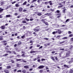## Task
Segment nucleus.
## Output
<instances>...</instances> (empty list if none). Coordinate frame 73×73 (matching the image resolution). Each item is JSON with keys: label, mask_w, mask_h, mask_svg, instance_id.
Masks as SVG:
<instances>
[{"label": "nucleus", "mask_w": 73, "mask_h": 73, "mask_svg": "<svg viewBox=\"0 0 73 73\" xmlns=\"http://www.w3.org/2000/svg\"><path fill=\"white\" fill-rule=\"evenodd\" d=\"M40 30L39 27H36L34 29V31L35 32H38Z\"/></svg>", "instance_id": "nucleus-1"}, {"label": "nucleus", "mask_w": 73, "mask_h": 73, "mask_svg": "<svg viewBox=\"0 0 73 73\" xmlns=\"http://www.w3.org/2000/svg\"><path fill=\"white\" fill-rule=\"evenodd\" d=\"M44 68V66L41 65L40 66L38 67V69H42V68Z\"/></svg>", "instance_id": "nucleus-2"}, {"label": "nucleus", "mask_w": 73, "mask_h": 73, "mask_svg": "<svg viewBox=\"0 0 73 73\" xmlns=\"http://www.w3.org/2000/svg\"><path fill=\"white\" fill-rule=\"evenodd\" d=\"M58 34H61V31L60 29H58Z\"/></svg>", "instance_id": "nucleus-3"}, {"label": "nucleus", "mask_w": 73, "mask_h": 73, "mask_svg": "<svg viewBox=\"0 0 73 73\" xmlns=\"http://www.w3.org/2000/svg\"><path fill=\"white\" fill-rule=\"evenodd\" d=\"M73 58H72L71 61L68 62V63L69 64H71V63H72L73 62Z\"/></svg>", "instance_id": "nucleus-4"}, {"label": "nucleus", "mask_w": 73, "mask_h": 73, "mask_svg": "<svg viewBox=\"0 0 73 73\" xmlns=\"http://www.w3.org/2000/svg\"><path fill=\"white\" fill-rule=\"evenodd\" d=\"M22 72H23V73H25L26 72H27V71L25 69L23 70H22Z\"/></svg>", "instance_id": "nucleus-5"}, {"label": "nucleus", "mask_w": 73, "mask_h": 73, "mask_svg": "<svg viewBox=\"0 0 73 73\" xmlns=\"http://www.w3.org/2000/svg\"><path fill=\"white\" fill-rule=\"evenodd\" d=\"M44 15H45V16H51V15H50V14H49V13H47L46 14H44Z\"/></svg>", "instance_id": "nucleus-6"}, {"label": "nucleus", "mask_w": 73, "mask_h": 73, "mask_svg": "<svg viewBox=\"0 0 73 73\" xmlns=\"http://www.w3.org/2000/svg\"><path fill=\"white\" fill-rule=\"evenodd\" d=\"M6 17H11V15H7L6 16Z\"/></svg>", "instance_id": "nucleus-7"}, {"label": "nucleus", "mask_w": 73, "mask_h": 73, "mask_svg": "<svg viewBox=\"0 0 73 73\" xmlns=\"http://www.w3.org/2000/svg\"><path fill=\"white\" fill-rule=\"evenodd\" d=\"M69 20H70V19H68L66 20L65 21V23H67V22H68V21H69Z\"/></svg>", "instance_id": "nucleus-8"}, {"label": "nucleus", "mask_w": 73, "mask_h": 73, "mask_svg": "<svg viewBox=\"0 0 73 73\" xmlns=\"http://www.w3.org/2000/svg\"><path fill=\"white\" fill-rule=\"evenodd\" d=\"M69 54L70 53H69V52L67 53L66 54V57H68L69 56Z\"/></svg>", "instance_id": "nucleus-9"}, {"label": "nucleus", "mask_w": 73, "mask_h": 73, "mask_svg": "<svg viewBox=\"0 0 73 73\" xmlns=\"http://www.w3.org/2000/svg\"><path fill=\"white\" fill-rule=\"evenodd\" d=\"M1 29H5V26H2L1 27Z\"/></svg>", "instance_id": "nucleus-10"}, {"label": "nucleus", "mask_w": 73, "mask_h": 73, "mask_svg": "<svg viewBox=\"0 0 73 73\" xmlns=\"http://www.w3.org/2000/svg\"><path fill=\"white\" fill-rule=\"evenodd\" d=\"M22 10H23V8H19V12H21V11H22Z\"/></svg>", "instance_id": "nucleus-11"}, {"label": "nucleus", "mask_w": 73, "mask_h": 73, "mask_svg": "<svg viewBox=\"0 0 73 73\" xmlns=\"http://www.w3.org/2000/svg\"><path fill=\"white\" fill-rule=\"evenodd\" d=\"M25 68H29V66H24Z\"/></svg>", "instance_id": "nucleus-12"}, {"label": "nucleus", "mask_w": 73, "mask_h": 73, "mask_svg": "<svg viewBox=\"0 0 73 73\" xmlns=\"http://www.w3.org/2000/svg\"><path fill=\"white\" fill-rule=\"evenodd\" d=\"M7 69H11V66H8L7 67Z\"/></svg>", "instance_id": "nucleus-13"}, {"label": "nucleus", "mask_w": 73, "mask_h": 73, "mask_svg": "<svg viewBox=\"0 0 73 73\" xmlns=\"http://www.w3.org/2000/svg\"><path fill=\"white\" fill-rule=\"evenodd\" d=\"M37 1V0H33L31 2V3H35V2H36Z\"/></svg>", "instance_id": "nucleus-14"}, {"label": "nucleus", "mask_w": 73, "mask_h": 73, "mask_svg": "<svg viewBox=\"0 0 73 73\" xmlns=\"http://www.w3.org/2000/svg\"><path fill=\"white\" fill-rule=\"evenodd\" d=\"M65 42V41H64L61 42H60V44H63V43H64Z\"/></svg>", "instance_id": "nucleus-15"}, {"label": "nucleus", "mask_w": 73, "mask_h": 73, "mask_svg": "<svg viewBox=\"0 0 73 73\" xmlns=\"http://www.w3.org/2000/svg\"><path fill=\"white\" fill-rule=\"evenodd\" d=\"M36 51H31L30 52V53H36Z\"/></svg>", "instance_id": "nucleus-16"}, {"label": "nucleus", "mask_w": 73, "mask_h": 73, "mask_svg": "<svg viewBox=\"0 0 73 73\" xmlns=\"http://www.w3.org/2000/svg\"><path fill=\"white\" fill-rule=\"evenodd\" d=\"M7 53H11V51L9 50H7L6 51Z\"/></svg>", "instance_id": "nucleus-17"}, {"label": "nucleus", "mask_w": 73, "mask_h": 73, "mask_svg": "<svg viewBox=\"0 0 73 73\" xmlns=\"http://www.w3.org/2000/svg\"><path fill=\"white\" fill-rule=\"evenodd\" d=\"M64 67H66L67 68H69V67L68 66L66 65H64Z\"/></svg>", "instance_id": "nucleus-18"}, {"label": "nucleus", "mask_w": 73, "mask_h": 73, "mask_svg": "<svg viewBox=\"0 0 73 73\" xmlns=\"http://www.w3.org/2000/svg\"><path fill=\"white\" fill-rule=\"evenodd\" d=\"M48 3H49L50 5H52V1H49V2H48Z\"/></svg>", "instance_id": "nucleus-19"}, {"label": "nucleus", "mask_w": 73, "mask_h": 73, "mask_svg": "<svg viewBox=\"0 0 73 73\" xmlns=\"http://www.w3.org/2000/svg\"><path fill=\"white\" fill-rule=\"evenodd\" d=\"M15 6L16 7H19V5H18V4L17 3L15 4Z\"/></svg>", "instance_id": "nucleus-20"}, {"label": "nucleus", "mask_w": 73, "mask_h": 73, "mask_svg": "<svg viewBox=\"0 0 73 73\" xmlns=\"http://www.w3.org/2000/svg\"><path fill=\"white\" fill-rule=\"evenodd\" d=\"M42 15V14H41V13H39L38 14V16H41Z\"/></svg>", "instance_id": "nucleus-21"}, {"label": "nucleus", "mask_w": 73, "mask_h": 73, "mask_svg": "<svg viewBox=\"0 0 73 73\" xmlns=\"http://www.w3.org/2000/svg\"><path fill=\"white\" fill-rule=\"evenodd\" d=\"M68 38L67 37H64L62 38V39H63V40L65 39H67Z\"/></svg>", "instance_id": "nucleus-22"}, {"label": "nucleus", "mask_w": 73, "mask_h": 73, "mask_svg": "<svg viewBox=\"0 0 73 73\" xmlns=\"http://www.w3.org/2000/svg\"><path fill=\"white\" fill-rule=\"evenodd\" d=\"M21 59H16V61H21Z\"/></svg>", "instance_id": "nucleus-23"}, {"label": "nucleus", "mask_w": 73, "mask_h": 73, "mask_svg": "<svg viewBox=\"0 0 73 73\" xmlns=\"http://www.w3.org/2000/svg\"><path fill=\"white\" fill-rule=\"evenodd\" d=\"M41 21H42V22H43L44 23H45V19H42L41 20Z\"/></svg>", "instance_id": "nucleus-24"}, {"label": "nucleus", "mask_w": 73, "mask_h": 73, "mask_svg": "<svg viewBox=\"0 0 73 73\" xmlns=\"http://www.w3.org/2000/svg\"><path fill=\"white\" fill-rule=\"evenodd\" d=\"M27 4V1L25 2L23 4V5H26Z\"/></svg>", "instance_id": "nucleus-25"}, {"label": "nucleus", "mask_w": 73, "mask_h": 73, "mask_svg": "<svg viewBox=\"0 0 73 73\" xmlns=\"http://www.w3.org/2000/svg\"><path fill=\"white\" fill-rule=\"evenodd\" d=\"M57 15H59V16H58L57 17L58 18H59V17H60V16H61V15H60V14H57Z\"/></svg>", "instance_id": "nucleus-26"}, {"label": "nucleus", "mask_w": 73, "mask_h": 73, "mask_svg": "<svg viewBox=\"0 0 73 73\" xmlns=\"http://www.w3.org/2000/svg\"><path fill=\"white\" fill-rule=\"evenodd\" d=\"M8 54H5L3 55V56H8Z\"/></svg>", "instance_id": "nucleus-27"}, {"label": "nucleus", "mask_w": 73, "mask_h": 73, "mask_svg": "<svg viewBox=\"0 0 73 73\" xmlns=\"http://www.w3.org/2000/svg\"><path fill=\"white\" fill-rule=\"evenodd\" d=\"M68 34H72V32H71V31H68Z\"/></svg>", "instance_id": "nucleus-28"}, {"label": "nucleus", "mask_w": 73, "mask_h": 73, "mask_svg": "<svg viewBox=\"0 0 73 73\" xmlns=\"http://www.w3.org/2000/svg\"><path fill=\"white\" fill-rule=\"evenodd\" d=\"M73 35L71 34V35H69V37H73Z\"/></svg>", "instance_id": "nucleus-29"}, {"label": "nucleus", "mask_w": 73, "mask_h": 73, "mask_svg": "<svg viewBox=\"0 0 73 73\" xmlns=\"http://www.w3.org/2000/svg\"><path fill=\"white\" fill-rule=\"evenodd\" d=\"M44 23L46 25H48V23H46V22H45Z\"/></svg>", "instance_id": "nucleus-30"}, {"label": "nucleus", "mask_w": 73, "mask_h": 73, "mask_svg": "<svg viewBox=\"0 0 73 73\" xmlns=\"http://www.w3.org/2000/svg\"><path fill=\"white\" fill-rule=\"evenodd\" d=\"M22 23H27V22H26V21H22Z\"/></svg>", "instance_id": "nucleus-31"}, {"label": "nucleus", "mask_w": 73, "mask_h": 73, "mask_svg": "<svg viewBox=\"0 0 73 73\" xmlns=\"http://www.w3.org/2000/svg\"><path fill=\"white\" fill-rule=\"evenodd\" d=\"M17 56L19 58H20V57H21V56L20 55H17Z\"/></svg>", "instance_id": "nucleus-32"}, {"label": "nucleus", "mask_w": 73, "mask_h": 73, "mask_svg": "<svg viewBox=\"0 0 73 73\" xmlns=\"http://www.w3.org/2000/svg\"><path fill=\"white\" fill-rule=\"evenodd\" d=\"M73 73V70H71L69 72V73Z\"/></svg>", "instance_id": "nucleus-33"}, {"label": "nucleus", "mask_w": 73, "mask_h": 73, "mask_svg": "<svg viewBox=\"0 0 73 73\" xmlns=\"http://www.w3.org/2000/svg\"><path fill=\"white\" fill-rule=\"evenodd\" d=\"M4 10V9H1L0 10V12H1L2 11H3Z\"/></svg>", "instance_id": "nucleus-34"}, {"label": "nucleus", "mask_w": 73, "mask_h": 73, "mask_svg": "<svg viewBox=\"0 0 73 73\" xmlns=\"http://www.w3.org/2000/svg\"><path fill=\"white\" fill-rule=\"evenodd\" d=\"M15 3H16V1H14L13 2H12V4H15Z\"/></svg>", "instance_id": "nucleus-35"}, {"label": "nucleus", "mask_w": 73, "mask_h": 73, "mask_svg": "<svg viewBox=\"0 0 73 73\" xmlns=\"http://www.w3.org/2000/svg\"><path fill=\"white\" fill-rule=\"evenodd\" d=\"M51 59H52V60H53V61H54V57H51Z\"/></svg>", "instance_id": "nucleus-36"}, {"label": "nucleus", "mask_w": 73, "mask_h": 73, "mask_svg": "<svg viewBox=\"0 0 73 73\" xmlns=\"http://www.w3.org/2000/svg\"><path fill=\"white\" fill-rule=\"evenodd\" d=\"M42 61H45V59L42 58L41 59Z\"/></svg>", "instance_id": "nucleus-37"}, {"label": "nucleus", "mask_w": 73, "mask_h": 73, "mask_svg": "<svg viewBox=\"0 0 73 73\" xmlns=\"http://www.w3.org/2000/svg\"><path fill=\"white\" fill-rule=\"evenodd\" d=\"M3 18V16L1 15H0V18L2 19Z\"/></svg>", "instance_id": "nucleus-38"}, {"label": "nucleus", "mask_w": 73, "mask_h": 73, "mask_svg": "<svg viewBox=\"0 0 73 73\" xmlns=\"http://www.w3.org/2000/svg\"><path fill=\"white\" fill-rule=\"evenodd\" d=\"M21 42H19L18 43V45H21Z\"/></svg>", "instance_id": "nucleus-39"}, {"label": "nucleus", "mask_w": 73, "mask_h": 73, "mask_svg": "<svg viewBox=\"0 0 73 73\" xmlns=\"http://www.w3.org/2000/svg\"><path fill=\"white\" fill-rule=\"evenodd\" d=\"M23 62H25V63L27 62L26 61H25V60H23Z\"/></svg>", "instance_id": "nucleus-40"}, {"label": "nucleus", "mask_w": 73, "mask_h": 73, "mask_svg": "<svg viewBox=\"0 0 73 73\" xmlns=\"http://www.w3.org/2000/svg\"><path fill=\"white\" fill-rule=\"evenodd\" d=\"M66 10V9H64L63 10V13H65V10Z\"/></svg>", "instance_id": "nucleus-41"}, {"label": "nucleus", "mask_w": 73, "mask_h": 73, "mask_svg": "<svg viewBox=\"0 0 73 73\" xmlns=\"http://www.w3.org/2000/svg\"><path fill=\"white\" fill-rule=\"evenodd\" d=\"M26 11H27V10L24 9L23 11V12H26Z\"/></svg>", "instance_id": "nucleus-42"}, {"label": "nucleus", "mask_w": 73, "mask_h": 73, "mask_svg": "<svg viewBox=\"0 0 73 73\" xmlns=\"http://www.w3.org/2000/svg\"><path fill=\"white\" fill-rule=\"evenodd\" d=\"M4 72H8V70H4Z\"/></svg>", "instance_id": "nucleus-43"}, {"label": "nucleus", "mask_w": 73, "mask_h": 73, "mask_svg": "<svg viewBox=\"0 0 73 73\" xmlns=\"http://www.w3.org/2000/svg\"><path fill=\"white\" fill-rule=\"evenodd\" d=\"M60 50H64V48H60Z\"/></svg>", "instance_id": "nucleus-44"}, {"label": "nucleus", "mask_w": 73, "mask_h": 73, "mask_svg": "<svg viewBox=\"0 0 73 73\" xmlns=\"http://www.w3.org/2000/svg\"><path fill=\"white\" fill-rule=\"evenodd\" d=\"M21 72V70H18L17 71V72Z\"/></svg>", "instance_id": "nucleus-45"}, {"label": "nucleus", "mask_w": 73, "mask_h": 73, "mask_svg": "<svg viewBox=\"0 0 73 73\" xmlns=\"http://www.w3.org/2000/svg\"><path fill=\"white\" fill-rule=\"evenodd\" d=\"M55 33H56V32H52V34H53V35H54Z\"/></svg>", "instance_id": "nucleus-46"}, {"label": "nucleus", "mask_w": 73, "mask_h": 73, "mask_svg": "<svg viewBox=\"0 0 73 73\" xmlns=\"http://www.w3.org/2000/svg\"><path fill=\"white\" fill-rule=\"evenodd\" d=\"M63 6V5H62L61 6H58V8H61V7H62V6Z\"/></svg>", "instance_id": "nucleus-47"}, {"label": "nucleus", "mask_w": 73, "mask_h": 73, "mask_svg": "<svg viewBox=\"0 0 73 73\" xmlns=\"http://www.w3.org/2000/svg\"><path fill=\"white\" fill-rule=\"evenodd\" d=\"M44 39H45V40H48V38H44Z\"/></svg>", "instance_id": "nucleus-48"}, {"label": "nucleus", "mask_w": 73, "mask_h": 73, "mask_svg": "<svg viewBox=\"0 0 73 73\" xmlns=\"http://www.w3.org/2000/svg\"><path fill=\"white\" fill-rule=\"evenodd\" d=\"M56 12L57 13H60V11L59 10H57L56 11Z\"/></svg>", "instance_id": "nucleus-49"}, {"label": "nucleus", "mask_w": 73, "mask_h": 73, "mask_svg": "<svg viewBox=\"0 0 73 73\" xmlns=\"http://www.w3.org/2000/svg\"><path fill=\"white\" fill-rule=\"evenodd\" d=\"M22 56H23V57H25V55L24 54H22Z\"/></svg>", "instance_id": "nucleus-50"}, {"label": "nucleus", "mask_w": 73, "mask_h": 73, "mask_svg": "<svg viewBox=\"0 0 73 73\" xmlns=\"http://www.w3.org/2000/svg\"><path fill=\"white\" fill-rule=\"evenodd\" d=\"M33 70V69H32V68H30V69H29V70L30 71H31V70Z\"/></svg>", "instance_id": "nucleus-51"}, {"label": "nucleus", "mask_w": 73, "mask_h": 73, "mask_svg": "<svg viewBox=\"0 0 73 73\" xmlns=\"http://www.w3.org/2000/svg\"><path fill=\"white\" fill-rule=\"evenodd\" d=\"M33 47V46H31L29 48L30 49H32V48Z\"/></svg>", "instance_id": "nucleus-52"}, {"label": "nucleus", "mask_w": 73, "mask_h": 73, "mask_svg": "<svg viewBox=\"0 0 73 73\" xmlns=\"http://www.w3.org/2000/svg\"><path fill=\"white\" fill-rule=\"evenodd\" d=\"M17 71V69H15L14 70V72H16Z\"/></svg>", "instance_id": "nucleus-53"}, {"label": "nucleus", "mask_w": 73, "mask_h": 73, "mask_svg": "<svg viewBox=\"0 0 73 73\" xmlns=\"http://www.w3.org/2000/svg\"><path fill=\"white\" fill-rule=\"evenodd\" d=\"M30 33H31L30 32H29L27 33V35H28V34H30Z\"/></svg>", "instance_id": "nucleus-54"}, {"label": "nucleus", "mask_w": 73, "mask_h": 73, "mask_svg": "<svg viewBox=\"0 0 73 73\" xmlns=\"http://www.w3.org/2000/svg\"><path fill=\"white\" fill-rule=\"evenodd\" d=\"M40 73H42V70H40Z\"/></svg>", "instance_id": "nucleus-55"}, {"label": "nucleus", "mask_w": 73, "mask_h": 73, "mask_svg": "<svg viewBox=\"0 0 73 73\" xmlns=\"http://www.w3.org/2000/svg\"><path fill=\"white\" fill-rule=\"evenodd\" d=\"M55 53V52L54 51H53L52 52V54H54V53Z\"/></svg>", "instance_id": "nucleus-56"}, {"label": "nucleus", "mask_w": 73, "mask_h": 73, "mask_svg": "<svg viewBox=\"0 0 73 73\" xmlns=\"http://www.w3.org/2000/svg\"><path fill=\"white\" fill-rule=\"evenodd\" d=\"M0 40H3V38H0Z\"/></svg>", "instance_id": "nucleus-57"}, {"label": "nucleus", "mask_w": 73, "mask_h": 73, "mask_svg": "<svg viewBox=\"0 0 73 73\" xmlns=\"http://www.w3.org/2000/svg\"><path fill=\"white\" fill-rule=\"evenodd\" d=\"M26 20H27V21H29V20L28 19H27V18L26 19Z\"/></svg>", "instance_id": "nucleus-58"}, {"label": "nucleus", "mask_w": 73, "mask_h": 73, "mask_svg": "<svg viewBox=\"0 0 73 73\" xmlns=\"http://www.w3.org/2000/svg\"><path fill=\"white\" fill-rule=\"evenodd\" d=\"M36 60H37V58H36L35 59H34L33 60V61H35Z\"/></svg>", "instance_id": "nucleus-59"}, {"label": "nucleus", "mask_w": 73, "mask_h": 73, "mask_svg": "<svg viewBox=\"0 0 73 73\" xmlns=\"http://www.w3.org/2000/svg\"><path fill=\"white\" fill-rule=\"evenodd\" d=\"M42 48V46H41L39 48V49H41Z\"/></svg>", "instance_id": "nucleus-60"}, {"label": "nucleus", "mask_w": 73, "mask_h": 73, "mask_svg": "<svg viewBox=\"0 0 73 73\" xmlns=\"http://www.w3.org/2000/svg\"><path fill=\"white\" fill-rule=\"evenodd\" d=\"M24 36H23L21 37L22 38H24Z\"/></svg>", "instance_id": "nucleus-61"}, {"label": "nucleus", "mask_w": 73, "mask_h": 73, "mask_svg": "<svg viewBox=\"0 0 73 73\" xmlns=\"http://www.w3.org/2000/svg\"><path fill=\"white\" fill-rule=\"evenodd\" d=\"M34 7V6H31L30 7V8H33Z\"/></svg>", "instance_id": "nucleus-62"}, {"label": "nucleus", "mask_w": 73, "mask_h": 73, "mask_svg": "<svg viewBox=\"0 0 73 73\" xmlns=\"http://www.w3.org/2000/svg\"><path fill=\"white\" fill-rule=\"evenodd\" d=\"M70 40H71V41H73V38H71Z\"/></svg>", "instance_id": "nucleus-63"}, {"label": "nucleus", "mask_w": 73, "mask_h": 73, "mask_svg": "<svg viewBox=\"0 0 73 73\" xmlns=\"http://www.w3.org/2000/svg\"><path fill=\"white\" fill-rule=\"evenodd\" d=\"M70 7H71V8H73V5H72Z\"/></svg>", "instance_id": "nucleus-64"}]
</instances>
